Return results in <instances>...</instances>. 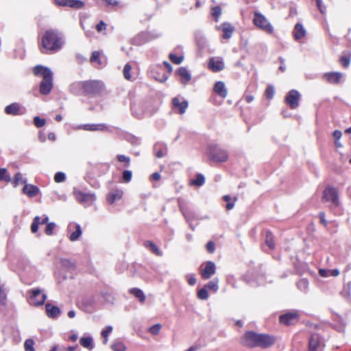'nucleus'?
<instances>
[{"instance_id":"24","label":"nucleus","mask_w":351,"mask_h":351,"mask_svg":"<svg viewBox=\"0 0 351 351\" xmlns=\"http://www.w3.org/2000/svg\"><path fill=\"white\" fill-rule=\"evenodd\" d=\"M215 92L221 97L225 98L228 95L225 84L223 82H217L214 86Z\"/></svg>"},{"instance_id":"2","label":"nucleus","mask_w":351,"mask_h":351,"mask_svg":"<svg viewBox=\"0 0 351 351\" xmlns=\"http://www.w3.org/2000/svg\"><path fill=\"white\" fill-rule=\"evenodd\" d=\"M35 75H42L43 80L40 84V93L48 95L53 88V73L47 67L41 65L36 66L33 69Z\"/></svg>"},{"instance_id":"37","label":"nucleus","mask_w":351,"mask_h":351,"mask_svg":"<svg viewBox=\"0 0 351 351\" xmlns=\"http://www.w3.org/2000/svg\"><path fill=\"white\" fill-rule=\"evenodd\" d=\"M218 283H219V280L217 278H215L214 280L209 281L204 286V287L206 289H210V290H212V291L216 292L219 289Z\"/></svg>"},{"instance_id":"52","label":"nucleus","mask_w":351,"mask_h":351,"mask_svg":"<svg viewBox=\"0 0 351 351\" xmlns=\"http://www.w3.org/2000/svg\"><path fill=\"white\" fill-rule=\"evenodd\" d=\"M65 179H66V176L62 172H58L55 174L54 180H55V182H56L58 183L64 182L65 180Z\"/></svg>"},{"instance_id":"20","label":"nucleus","mask_w":351,"mask_h":351,"mask_svg":"<svg viewBox=\"0 0 351 351\" xmlns=\"http://www.w3.org/2000/svg\"><path fill=\"white\" fill-rule=\"evenodd\" d=\"M79 128L87 131H104L107 130V126L104 123H90L80 125Z\"/></svg>"},{"instance_id":"12","label":"nucleus","mask_w":351,"mask_h":351,"mask_svg":"<svg viewBox=\"0 0 351 351\" xmlns=\"http://www.w3.org/2000/svg\"><path fill=\"white\" fill-rule=\"evenodd\" d=\"M343 74L341 72H328L323 75V78L330 84H337L341 82Z\"/></svg>"},{"instance_id":"46","label":"nucleus","mask_w":351,"mask_h":351,"mask_svg":"<svg viewBox=\"0 0 351 351\" xmlns=\"http://www.w3.org/2000/svg\"><path fill=\"white\" fill-rule=\"evenodd\" d=\"M56 226V225L54 222L48 223L46 226L45 234L49 236L52 235L53 231Z\"/></svg>"},{"instance_id":"23","label":"nucleus","mask_w":351,"mask_h":351,"mask_svg":"<svg viewBox=\"0 0 351 351\" xmlns=\"http://www.w3.org/2000/svg\"><path fill=\"white\" fill-rule=\"evenodd\" d=\"M23 193L30 197L36 196L39 193V189L32 184H25L23 188Z\"/></svg>"},{"instance_id":"62","label":"nucleus","mask_w":351,"mask_h":351,"mask_svg":"<svg viewBox=\"0 0 351 351\" xmlns=\"http://www.w3.org/2000/svg\"><path fill=\"white\" fill-rule=\"evenodd\" d=\"M62 265L68 268L72 267L73 264L69 259H62L61 261Z\"/></svg>"},{"instance_id":"51","label":"nucleus","mask_w":351,"mask_h":351,"mask_svg":"<svg viewBox=\"0 0 351 351\" xmlns=\"http://www.w3.org/2000/svg\"><path fill=\"white\" fill-rule=\"evenodd\" d=\"M223 199L225 202H227L228 204H226V209L227 210H231L234 208V202H230V201L232 199L231 197L228 195H226L223 197Z\"/></svg>"},{"instance_id":"3","label":"nucleus","mask_w":351,"mask_h":351,"mask_svg":"<svg viewBox=\"0 0 351 351\" xmlns=\"http://www.w3.org/2000/svg\"><path fill=\"white\" fill-rule=\"evenodd\" d=\"M207 154L215 162H224L228 158V152L217 145H210L207 147Z\"/></svg>"},{"instance_id":"29","label":"nucleus","mask_w":351,"mask_h":351,"mask_svg":"<svg viewBox=\"0 0 351 351\" xmlns=\"http://www.w3.org/2000/svg\"><path fill=\"white\" fill-rule=\"evenodd\" d=\"M90 60L91 63L94 64L95 66H102L104 64L101 60L100 53L97 51H95L92 53Z\"/></svg>"},{"instance_id":"60","label":"nucleus","mask_w":351,"mask_h":351,"mask_svg":"<svg viewBox=\"0 0 351 351\" xmlns=\"http://www.w3.org/2000/svg\"><path fill=\"white\" fill-rule=\"evenodd\" d=\"M315 1H316L317 6L319 10L320 11V12L322 14H324L325 9L323 8V7H322V0H315Z\"/></svg>"},{"instance_id":"50","label":"nucleus","mask_w":351,"mask_h":351,"mask_svg":"<svg viewBox=\"0 0 351 351\" xmlns=\"http://www.w3.org/2000/svg\"><path fill=\"white\" fill-rule=\"evenodd\" d=\"M45 119H40L39 117H35L34 118V123L37 128H41L45 125Z\"/></svg>"},{"instance_id":"45","label":"nucleus","mask_w":351,"mask_h":351,"mask_svg":"<svg viewBox=\"0 0 351 351\" xmlns=\"http://www.w3.org/2000/svg\"><path fill=\"white\" fill-rule=\"evenodd\" d=\"M131 69H132V67H131L130 64L129 63H127L125 65L124 69H123V75H124V77L128 80H130L131 79V74H130Z\"/></svg>"},{"instance_id":"5","label":"nucleus","mask_w":351,"mask_h":351,"mask_svg":"<svg viewBox=\"0 0 351 351\" xmlns=\"http://www.w3.org/2000/svg\"><path fill=\"white\" fill-rule=\"evenodd\" d=\"M253 23L256 27L263 32L271 34L274 32V27L268 21L266 17L261 13L255 12Z\"/></svg>"},{"instance_id":"54","label":"nucleus","mask_w":351,"mask_h":351,"mask_svg":"<svg viewBox=\"0 0 351 351\" xmlns=\"http://www.w3.org/2000/svg\"><path fill=\"white\" fill-rule=\"evenodd\" d=\"M132 171L129 170H125L123 172L122 178L125 182H129L132 179Z\"/></svg>"},{"instance_id":"28","label":"nucleus","mask_w":351,"mask_h":351,"mask_svg":"<svg viewBox=\"0 0 351 351\" xmlns=\"http://www.w3.org/2000/svg\"><path fill=\"white\" fill-rule=\"evenodd\" d=\"M154 150L156 156L158 158H162L167 154V148L166 146H163L160 143H156L154 145Z\"/></svg>"},{"instance_id":"4","label":"nucleus","mask_w":351,"mask_h":351,"mask_svg":"<svg viewBox=\"0 0 351 351\" xmlns=\"http://www.w3.org/2000/svg\"><path fill=\"white\" fill-rule=\"evenodd\" d=\"M82 87L83 92L86 94H95L103 87V84L99 81H86L72 84V90L75 87Z\"/></svg>"},{"instance_id":"41","label":"nucleus","mask_w":351,"mask_h":351,"mask_svg":"<svg viewBox=\"0 0 351 351\" xmlns=\"http://www.w3.org/2000/svg\"><path fill=\"white\" fill-rule=\"evenodd\" d=\"M40 217L39 216H36L34 218L33 222L31 225V231L33 233H36L38 230V226L40 224Z\"/></svg>"},{"instance_id":"6","label":"nucleus","mask_w":351,"mask_h":351,"mask_svg":"<svg viewBox=\"0 0 351 351\" xmlns=\"http://www.w3.org/2000/svg\"><path fill=\"white\" fill-rule=\"evenodd\" d=\"M27 293L29 294V303L33 306H41L47 299V295L41 294L42 291L39 288L29 290Z\"/></svg>"},{"instance_id":"1","label":"nucleus","mask_w":351,"mask_h":351,"mask_svg":"<svg viewBox=\"0 0 351 351\" xmlns=\"http://www.w3.org/2000/svg\"><path fill=\"white\" fill-rule=\"evenodd\" d=\"M63 44L62 35L56 30L49 29L42 37L40 51L44 53H55L62 49Z\"/></svg>"},{"instance_id":"14","label":"nucleus","mask_w":351,"mask_h":351,"mask_svg":"<svg viewBox=\"0 0 351 351\" xmlns=\"http://www.w3.org/2000/svg\"><path fill=\"white\" fill-rule=\"evenodd\" d=\"M216 272V266L214 262L208 261L205 267L201 270V275L204 279H209Z\"/></svg>"},{"instance_id":"63","label":"nucleus","mask_w":351,"mask_h":351,"mask_svg":"<svg viewBox=\"0 0 351 351\" xmlns=\"http://www.w3.org/2000/svg\"><path fill=\"white\" fill-rule=\"evenodd\" d=\"M319 217L320 218L321 223L326 226L327 225V221L325 219V213L324 212H321L319 214Z\"/></svg>"},{"instance_id":"33","label":"nucleus","mask_w":351,"mask_h":351,"mask_svg":"<svg viewBox=\"0 0 351 351\" xmlns=\"http://www.w3.org/2000/svg\"><path fill=\"white\" fill-rule=\"evenodd\" d=\"M145 246L149 248L154 254L158 256H161L162 253L160 251L158 247L151 241H147L145 243Z\"/></svg>"},{"instance_id":"44","label":"nucleus","mask_w":351,"mask_h":351,"mask_svg":"<svg viewBox=\"0 0 351 351\" xmlns=\"http://www.w3.org/2000/svg\"><path fill=\"white\" fill-rule=\"evenodd\" d=\"M197 297L200 300H206L208 298V293L207 291V289L204 287L202 289H200L197 292Z\"/></svg>"},{"instance_id":"64","label":"nucleus","mask_w":351,"mask_h":351,"mask_svg":"<svg viewBox=\"0 0 351 351\" xmlns=\"http://www.w3.org/2000/svg\"><path fill=\"white\" fill-rule=\"evenodd\" d=\"M342 135V133L339 130H335L333 132V136L335 138V140L339 141Z\"/></svg>"},{"instance_id":"21","label":"nucleus","mask_w":351,"mask_h":351,"mask_svg":"<svg viewBox=\"0 0 351 351\" xmlns=\"http://www.w3.org/2000/svg\"><path fill=\"white\" fill-rule=\"evenodd\" d=\"M21 107L19 104L13 103L5 107V112L11 115L22 114L23 112H21Z\"/></svg>"},{"instance_id":"48","label":"nucleus","mask_w":351,"mask_h":351,"mask_svg":"<svg viewBox=\"0 0 351 351\" xmlns=\"http://www.w3.org/2000/svg\"><path fill=\"white\" fill-rule=\"evenodd\" d=\"M114 351H125V347L122 342H116L112 345Z\"/></svg>"},{"instance_id":"17","label":"nucleus","mask_w":351,"mask_h":351,"mask_svg":"<svg viewBox=\"0 0 351 351\" xmlns=\"http://www.w3.org/2000/svg\"><path fill=\"white\" fill-rule=\"evenodd\" d=\"M280 322L285 325L294 324L298 319V314L296 312H289L280 316Z\"/></svg>"},{"instance_id":"31","label":"nucleus","mask_w":351,"mask_h":351,"mask_svg":"<svg viewBox=\"0 0 351 351\" xmlns=\"http://www.w3.org/2000/svg\"><path fill=\"white\" fill-rule=\"evenodd\" d=\"M130 293L133 294L136 298L138 299L139 302H144L145 300V295L143 291L138 288H132L130 290Z\"/></svg>"},{"instance_id":"27","label":"nucleus","mask_w":351,"mask_h":351,"mask_svg":"<svg viewBox=\"0 0 351 351\" xmlns=\"http://www.w3.org/2000/svg\"><path fill=\"white\" fill-rule=\"evenodd\" d=\"M306 31L304 27L299 23H297L295 26L293 35L296 40H300L305 36Z\"/></svg>"},{"instance_id":"43","label":"nucleus","mask_w":351,"mask_h":351,"mask_svg":"<svg viewBox=\"0 0 351 351\" xmlns=\"http://www.w3.org/2000/svg\"><path fill=\"white\" fill-rule=\"evenodd\" d=\"M6 302V293L5 289L3 285L0 286V304L1 305H5Z\"/></svg>"},{"instance_id":"39","label":"nucleus","mask_w":351,"mask_h":351,"mask_svg":"<svg viewBox=\"0 0 351 351\" xmlns=\"http://www.w3.org/2000/svg\"><path fill=\"white\" fill-rule=\"evenodd\" d=\"M308 281L306 279H301L300 280L298 281V284H297V286H298V288L301 291H303V292H306L308 289Z\"/></svg>"},{"instance_id":"9","label":"nucleus","mask_w":351,"mask_h":351,"mask_svg":"<svg viewBox=\"0 0 351 351\" xmlns=\"http://www.w3.org/2000/svg\"><path fill=\"white\" fill-rule=\"evenodd\" d=\"M324 347V342L317 334L311 335L308 342L309 351H323Z\"/></svg>"},{"instance_id":"36","label":"nucleus","mask_w":351,"mask_h":351,"mask_svg":"<svg viewBox=\"0 0 351 351\" xmlns=\"http://www.w3.org/2000/svg\"><path fill=\"white\" fill-rule=\"evenodd\" d=\"M75 230L71 233L69 239L71 241H77L82 234L81 227L79 224L75 225Z\"/></svg>"},{"instance_id":"35","label":"nucleus","mask_w":351,"mask_h":351,"mask_svg":"<svg viewBox=\"0 0 351 351\" xmlns=\"http://www.w3.org/2000/svg\"><path fill=\"white\" fill-rule=\"evenodd\" d=\"M205 182V178L203 174L197 173L196 178L190 181L191 185L200 186H202Z\"/></svg>"},{"instance_id":"57","label":"nucleus","mask_w":351,"mask_h":351,"mask_svg":"<svg viewBox=\"0 0 351 351\" xmlns=\"http://www.w3.org/2000/svg\"><path fill=\"white\" fill-rule=\"evenodd\" d=\"M339 61L343 67L347 68L350 64V59L348 57L342 56L340 58Z\"/></svg>"},{"instance_id":"47","label":"nucleus","mask_w":351,"mask_h":351,"mask_svg":"<svg viewBox=\"0 0 351 351\" xmlns=\"http://www.w3.org/2000/svg\"><path fill=\"white\" fill-rule=\"evenodd\" d=\"M169 59L171 60V61L173 63L176 64H180L182 62L183 57L182 56H177L176 55H175L173 53H170L169 54Z\"/></svg>"},{"instance_id":"11","label":"nucleus","mask_w":351,"mask_h":351,"mask_svg":"<svg viewBox=\"0 0 351 351\" xmlns=\"http://www.w3.org/2000/svg\"><path fill=\"white\" fill-rule=\"evenodd\" d=\"M257 336L258 333L252 331L247 332L243 338L242 339V343L247 347L254 348L257 347Z\"/></svg>"},{"instance_id":"19","label":"nucleus","mask_w":351,"mask_h":351,"mask_svg":"<svg viewBox=\"0 0 351 351\" xmlns=\"http://www.w3.org/2000/svg\"><path fill=\"white\" fill-rule=\"evenodd\" d=\"M208 68L213 72H219L224 69V63L221 59L211 58L209 60Z\"/></svg>"},{"instance_id":"10","label":"nucleus","mask_w":351,"mask_h":351,"mask_svg":"<svg viewBox=\"0 0 351 351\" xmlns=\"http://www.w3.org/2000/svg\"><path fill=\"white\" fill-rule=\"evenodd\" d=\"M300 94L296 90H291L285 97V101L289 105L291 109H295L299 106Z\"/></svg>"},{"instance_id":"38","label":"nucleus","mask_w":351,"mask_h":351,"mask_svg":"<svg viewBox=\"0 0 351 351\" xmlns=\"http://www.w3.org/2000/svg\"><path fill=\"white\" fill-rule=\"evenodd\" d=\"M26 182H27V179L23 178L22 174L21 173H17L15 174L14 178V181H13V184H14V186H16L20 183L26 184Z\"/></svg>"},{"instance_id":"40","label":"nucleus","mask_w":351,"mask_h":351,"mask_svg":"<svg viewBox=\"0 0 351 351\" xmlns=\"http://www.w3.org/2000/svg\"><path fill=\"white\" fill-rule=\"evenodd\" d=\"M34 341L32 339H26L24 343L25 351H36L34 348Z\"/></svg>"},{"instance_id":"53","label":"nucleus","mask_w":351,"mask_h":351,"mask_svg":"<svg viewBox=\"0 0 351 351\" xmlns=\"http://www.w3.org/2000/svg\"><path fill=\"white\" fill-rule=\"evenodd\" d=\"M221 14V9L219 6L212 8V15L215 17V21H218V19Z\"/></svg>"},{"instance_id":"49","label":"nucleus","mask_w":351,"mask_h":351,"mask_svg":"<svg viewBox=\"0 0 351 351\" xmlns=\"http://www.w3.org/2000/svg\"><path fill=\"white\" fill-rule=\"evenodd\" d=\"M162 328V325L160 324H156L149 328V332L152 335H156L159 333L160 329Z\"/></svg>"},{"instance_id":"16","label":"nucleus","mask_w":351,"mask_h":351,"mask_svg":"<svg viewBox=\"0 0 351 351\" xmlns=\"http://www.w3.org/2000/svg\"><path fill=\"white\" fill-rule=\"evenodd\" d=\"M172 104L174 109L181 114L185 112L189 106L186 100L180 97H174L172 100Z\"/></svg>"},{"instance_id":"32","label":"nucleus","mask_w":351,"mask_h":351,"mask_svg":"<svg viewBox=\"0 0 351 351\" xmlns=\"http://www.w3.org/2000/svg\"><path fill=\"white\" fill-rule=\"evenodd\" d=\"M265 244L269 247L270 250H273L275 247L274 236L272 233L269 230L265 232Z\"/></svg>"},{"instance_id":"25","label":"nucleus","mask_w":351,"mask_h":351,"mask_svg":"<svg viewBox=\"0 0 351 351\" xmlns=\"http://www.w3.org/2000/svg\"><path fill=\"white\" fill-rule=\"evenodd\" d=\"M123 195L121 190L116 189L110 191L108 195V201L110 204H113L115 201L119 200Z\"/></svg>"},{"instance_id":"61","label":"nucleus","mask_w":351,"mask_h":351,"mask_svg":"<svg viewBox=\"0 0 351 351\" xmlns=\"http://www.w3.org/2000/svg\"><path fill=\"white\" fill-rule=\"evenodd\" d=\"M106 25L103 22L100 21L97 25L96 29L97 32H100L102 31V29L106 28Z\"/></svg>"},{"instance_id":"56","label":"nucleus","mask_w":351,"mask_h":351,"mask_svg":"<svg viewBox=\"0 0 351 351\" xmlns=\"http://www.w3.org/2000/svg\"><path fill=\"white\" fill-rule=\"evenodd\" d=\"M112 330V327L111 326H108L106 328L101 332V335L104 338V343H106L108 341L107 337L108 334H110Z\"/></svg>"},{"instance_id":"26","label":"nucleus","mask_w":351,"mask_h":351,"mask_svg":"<svg viewBox=\"0 0 351 351\" xmlns=\"http://www.w3.org/2000/svg\"><path fill=\"white\" fill-rule=\"evenodd\" d=\"M178 73L181 77V82L184 84H186L191 79V74L184 67H180L178 70Z\"/></svg>"},{"instance_id":"18","label":"nucleus","mask_w":351,"mask_h":351,"mask_svg":"<svg viewBox=\"0 0 351 351\" xmlns=\"http://www.w3.org/2000/svg\"><path fill=\"white\" fill-rule=\"evenodd\" d=\"M217 28L223 32L222 38L223 39L230 38L234 30V27L229 23H223Z\"/></svg>"},{"instance_id":"8","label":"nucleus","mask_w":351,"mask_h":351,"mask_svg":"<svg viewBox=\"0 0 351 351\" xmlns=\"http://www.w3.org/2000/svg\"><path fill=\"white\" fill-rule=\"evenodd\" d=\"M74 195L77 202L84 206H89L95 200V196L93 193H86L80 191H75Z\"/></svg>"},{"instance_id":"59","label":"nucleus","mask_w":351,"mask_h":351,"mask_svg":"<svg viewBox=\"0 0 351 351\" xmlns=\"http://www.w3.org/2000/svg\"><path fill=\"white\" fill-rule=\"evenodd\" d=\"M188 283L193 286L196 283V278L193 275H189L186 276Z\"/></svg>"},{"instance_id":"13","label":"nucleus","mask_w":351,"mask_h":351,"mask_svg":"<svg viewBox=\"0 0 351 351\" xmlns=\"http://www.w3.org/2000/svg\"><path fill=\"white\" fill-rule=\"evenodd\" d=\"M257 347L267 348L274 343V338L269 335L258 334Z\"/></svg>"},{"instance_id":"42","label":"nucleus","mask_w":351,"mask_h":351,"mask_svg":"<svg viewBox=\"0 0 351 351\" xmlns=\"http://www.w3.org/2000/svg\"><path fill=\"white\" fill-rule=\"evenodd\" d=\"M275 93V88L273 86L269 85L265 90V95L267 99H271Z\"/></svg>"},{"instance_id":"7","label":"nucleus","mask_w":351,"mask_h":351,"mask_svg":"<svg viewBox=\"0 0 351 351\" xmlns=\"http://www.w3.org/2000/svg\"><path fill=\"white\" fill-rule=\"evenodd\" d=\"M331 202L335 206L339 205L338 194L335 188L327 186L323 192L322 202Z\"/></svg>"},{"instance_id":"15","label":"nucleus","mask_w":351,"mask_h":351,"mask_svg":"<svg viewBox=\"0 0 351 351\" xmlns=\"http://www.w3.org/2000/svg\"><path fill=\"white\" fill-rule=\"evenodd\" d=\"M60 6H68L72 8L80 9L84 6V3L80 0H55Z\"/></svg>"},{"instance_id":"34","label":"nucleus","mask_w":351,"mask_h":351,"mask_svg":"<svg viewBox=\"0 0 351 351\" xmlns=\"http://www.w3.org/2000/svg\"><path fill=\"white\" fill-rule=\"evenodd\" d=\"M141 108L140 104H134L131 106L132 114L138 119H141L143 117V111Z\"/></svg>"},{"instance_id":"30","label":"nucleus","mask_w":351,"mask_h":351,"mask_svg":"<svg viewBox=\"0 0 351 351\" xmlns=\"http://www.w3.org/2000/svg\"><path fill=\"white\" fill-rule=\"evenodd\" d=\"M80 343L82 346L88 348V350L93 348V339L90 337H82L80 340Z\"/></svg>"},{"instance_id":"58","label":"nucleus","mask_w":351,"mask_h":351,"mask_svg":"<svg viewBox=\"0 0 351 351\" xmlns=\"http://www.w3.org/2000/svg\"><path fill=\"white\" fill-rule=\"evenodd\" d=\"M206 250L207 251L210 253V254H213L214 252H215V245L214 243V242L213 241H209L207 244H206Z\"/></svg>"},{"instance_id":"22","label":"nucleus","mask_w":351,"mask_h":351,"mask_svg":"<svg viewBox=\"0 0 351 351\" xmlns=\"http://www.w3.org/2000/svg\"><path fill=\"white\" fill-rule=\"evenodd\" d=\"M45 309L47 315L51 318L57 317L60 314V308L49 303L45 305Z\"/></svg>"},{"instance_id":"55","label":"nucleus","mask_w":351,"mask_h":351,"mask_svg":"<svg viewBox=\"0 0 351 351\" xmlns=\"http://www.w3.org/2000/svg\"><path fill=\"white\" fill-rule=\"evenodd\" d=\"M117 159L120 162H125V166L128 167L130 166V159L129 157L124 155H118Z\"/></svg>"}]
</instances>
